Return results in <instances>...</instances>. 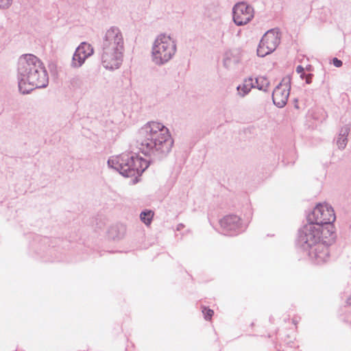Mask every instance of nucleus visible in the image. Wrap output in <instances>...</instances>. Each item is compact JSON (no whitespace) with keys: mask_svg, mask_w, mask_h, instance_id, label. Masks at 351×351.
I'll list each match as a JSON object with an SVG mask.
<instances>
[{"mask_svg":"<svg viewBox=\"0 0 351 351\" xmlns=\"http://www.w3.org/2000/svg\"><path fill=\"white\" fill-rule=\"evenodd\" d=\"M184 228V224L182 223H179L177 226V230H180L181 229H182Z\"/></svg>","mask_w":351,"mask_h":351,"instance_id":"obj_27","label":"nucleus"},{"mask_svg":"<svg viewBox=\"0 0 351 351\" xmlns=\"http://www.w3.org/2000/svg\"><path fill=\"white\" fill-rule=\"evenodd\" d=\"M291 83V77L287 75L274 88L272 93V100L277 107L282 108L287 104L290 94Z\"/></svg>","mask_w":351,"mask_h":351,"instance_id":"obj_9","label":"nucleus"},{"mask_svg":"<svg viewBox=\"0 0 351 351\" xmlns=\"http://www.w3.org/2000/svg\"><path fill=\"white\" fill-rule=\"evenodd\" d=\"M255 88L252 77L245 79L243 83L239 85L237 88L238 94L240 97H244L251 90L252 88Z\"/></svg>","mask_w":351,"mask_h":351,"instance_id":"obj_14","label":"nucleus"},{"mask_svg":"<svg viewBox=\"0 0 351 351\" xmlns=\"http://www.w3.org/2000/svg\"><path fill=\"white\" fill-rule=\"evenodd\" d=\"M75 50L86 59L91 56L94 52L93 47L85 42L82 43Z\"/></svg>","mask_w":351,"mask_h":351,"instance_id":"obj_16","label":"nucleus"},{"mask_svg":"<svg viewBox=\"0 0 351 351\" xmlns=\"http://www.w3.org/2000/svg\"><path fill=\"white\" fill-rule=\"evenodd\" d=\"M126 228L125 226L123 224H117L114 226H112L109 231V236L113 239H119L123 237L125 232Z\"/></svg>","mask_w":351,"mask_h":351,"instance_id":"obj_15","label":"nucleus"},{"mask_svg":"<svg viewBox=\"0 0 351 351\" xmlns=\"http://www.w3.org/2000/svg\"><path fill=\"white\" fill-rule=\"evenodd\" d=\"M254 84H255V88H257L258 90L267 92L269 86V81L265 76H258L255 79Z\"/></svg>","mask_w":351,"mask_h":351,"instance_id":"obj_18","label":"nucleus"},{"mask_svg":"<svg viewBox=\"0 0 351 351\" xmlns=\"http://www.w3.org/2000/svg\"><path fill=\"white\" fill-rule=\"evenodd\" d=\"M346 303L348 305L351 306V295L347 298Z\"/></svg>","mask_w":351,"mask_h":351,"instance_id":"obj_26","label":"nucleus"},{"mask_svg":"<svg viewBox=\"0 0 351 351\" xmlns=\"http://www.w3.org/2000/svg\"><path fill=\"white\" fill-rule=\"evenodd\" d=\"M13 0H0V10H7L12 4Z\"/></svg>","mask_w":351,"mask_h":351,"instance_id":"obj_21","label":"nucleus"},{"mask_svg":"<svg viewBox=\"0 0 351 351\" xmlns=\"http://www.w3.org/2000/svg\"><path fill=\"white\" fill-rule=\"evenodd\" d=\"M202 313L204 315L205 319H206V320L210 319L214 313L213 310L207 308L206 307H204L203 308Z\"/></svg>","mask_w":351,"mask_h":351,"instance_id":"obj_22","label":"nucleus"},{"mask_svg":"<svg viewBox=\"0 0 351 351\" xmlns=\"http://www.w3.org/2000/svg\"><path fill=\"white\" fill-rule=\"evenodd\" d=\"M254 14L253 7L244 1L236 3L232 8L233 21L238 26L248 23L254 18Z\"/></svg>","mask_w":351,"mask_h":351,"instance_id":"obj_10","label":"nucleus"},{"mask_svg":"<svg viewBox=\"0 0 351 351\" xmlns=\"http://www.w3.org/2000/svg\"><path fill=\"white\" fill-rule=\"evenodd\" d=\"M108 165L124 177H136L149 167V161L134 154L123 153L109 158Z\"/></svg>","mask_w":351,"mask_h":351,"instance_id":"obj_5","label":"nucleus"},{"mask_svg":"<svg viewBox=\"0 0 351 351\" xmlns=\"http://www.w3.org/2000/svg\"><path fill=\"white\" fill-rule=\"evenodd\" d=\"M222 234L226 235L236 234L241 231V219L235 215L225 216L219 221Z\"/></svg>","mask_w":351,"mask_h":351,"instance_id":"obj_11","label":"nucleus"},{"mask_svg":"<svg viewBox=\"0 0 351 351\" xmlns=\"http://www.w3.org/2000/svg\"><path fill=\"white\" fill-rule=\"evenodd\" d=\"M322 234V229L308 222L304 225L298 233V243L303 250L308 252L310 258L317 264L325 263L329 257L328 246L335 238H328Z\"/></svg>","mask_w":351,"mask_h":351,"instance_id":"obj_3","label":"nucleus"},{"mask_svg":"<svg viewBox=\"0 0 351 351\" xmlns=\"http://www.w3.org/2000/svg\"><path fill=\"white\" fill-rule=\"evenodd\" d=\"M312 76H313L312 74H308L306 76V84L311 83Z\"/></svg>","mask_w":351,"mask_h":351,"instance_id":"obj_25","label":"nucleus"},{"mask_svg":"<svg viewBox=\"0 0 351 351\" xmlns=\"http://www.w3.org/2000/svg\"><path fill=\"white\" fill-rule=\"evenodd\" d=\"M223 66L228 69H234L239 63V59L237 57L233 56L232 53L227 52L225 54L223 58Z\"/></svg>","mask_w":351,"mask_h":351,"instance_id":"obj_17","label":"nucleus"},{"mask_svg":"<svg viewBox=\"0 0 351 351\" xmlns=\"http://www.w3.org/2000/svg\"><path fill=\"white\" fill-rule=\"evenodd\" d=\"M176 43L165 34L156 38L152 49V59L156 65L161 66L168 62L176 52Z\"/></svg>","mask_w":351,"mask_h":351,"instance_id":"obj_6","label":"nucleus"},{"mask_svg":"<svg viewBox=\"0 0 351 351\" xmlns=\"http://www.w3.org/2000/svg\"><path fill=\"white\" fill-rule=\"evenodd\" d=\"M350 128L349 125H346L343 126L338 134L336 138V144L339 149H344L348 143V136L350 133Z\"/></svg>","mask_w":351,"mask_h":351,"instance_id":"obj_13","label":"nucleus"},{"mask_svg":"<svg viewBox=\"0 0 351 351\" xmlns=\"http://www.w3.org/2000/svg\"><path fill=\"white\" fill-rule=\"evenodd\" d=\"M17 80L19 91L29 94L36 88H43L48 86L47 71L36 56L30 53L23 54L18 60Z\"/></svg>","mask_w":351,"mask_h":351,"instance_id":"obj_2","label":"nucleus"},{"mask_svg":"<svg viewBox=\"0 0 351 351\" xmlns=\"http://www.w3.org/2000/svg\"><path fill=\"white\" fill-rule=\"evenodd\" d=\"M154 213L152 210L143 211L140 215L141 220L146 225H149L152 221Z\"/></svg>","mask_w":351,"mask_h":351,"instance_id":"obj_20","label":"nucleus"},{"mask_svg":"<svg viewBox=\"0 0 351 351\" xmlns=\"http://www.w3.org/2000/svg\"><path fill=\"white\" fill-rule=\"evenodd\" d=\"M124 53V38L121 29L116 26L108 29L102 37L100 59L107 70L118 69L122 64Z\"/></svg>","mask_w":351,"mask_h":351,"instance_id":"obj_4","label":"nucleus"},{"mask_svg":"<svg viewBox=\"0 0 351 351\" xmlns=\"http://www.w3.org/2000/svg\"><path fill=\"white\" fill-rule=\"evenodd\" d=\"M280 42V32L278 29L268 30L262 37L257 49V55L260 57L272 53Z\"/></svg>","mask_w":351,"mask_h":351,"instance_id":"obj_8","label":"nucleus"},{"mask_svg":"<svg viewBox=\"0 0 351 351\" xmlns=\"http://www.w3.org/2000/svg\"><path fill=\"white\" fill-rule=\"evenodd\" d=\"M173 145V139L168 128L160 123L148 122L137 132L135 147L152 160H162L167 157Z\"/></svg>","mask_w":351,"mask_h":351,"instance_id":"obj_1","label":"nucleus"},{"mask_svg":"<svg viewBox=\"0 0 351 351\" xmlns=\"http://www.w3.org/2000/svg\"><path fill=\"white\" fill-rule=\"evenodd\" d=\"M85 60L86 58H84V56L80 55L75 50L73 56L71 65L73 68H79L84 63Z\"/></svg>","mask_w":351,"mask_h":351,"instance_id":"obj_19","label":"nucleus"},{"mask_svg":"<svg viewBox=\"0 0 351 351\" xmlns=\"http://www.w3.org/2000/svg\"><path fill=\"white\" fill-rule=\"evenodd\" d=\"M335 220L333 208L328 204H319L307 217L308 222H311L322 229V234L328 233V237L335 238L332 223Z\"/></svg>","mask_w":351,"mask_h":351,"instance_id":"obj_7","label":"nucleus"},{"mask_svg":"<svg viewBox=\"0 0 351 351\" xmlns=\"http://www.w3.org/2000/svg\"><path fill=\"white\" fill-rule=\"evenodd\" d=\"M332 64L336 67H340L342 66L343 62L341 60H339L338 58H334L332 59Z\"/></svg>","mask_w":351,"mask_h":351,"instance_id":"obj_23","label":"nucleus"},{"mask_svg":"<svg viewBox=\"0 0 351 351\" xmlns=\"http://www.w3.org/2000/svg\"><path fill=\"white\" fill-rule=\"evenodd\" d=\"M204 14L211 20H217L220 17V8L217 1L208 3L204 6Z\"/></svg>","mask_w":351,"mask_h":351,"instance_id":"obj_12","label":"nucleus"},{"mask_svg":"<svg viewBox=\"0 0 351 351\" xmlns=\"http://www.w3.org/2000/svg\"><path fill=\"white\" fill-rule=\"evenodd\" d=\"M304 68L302 67V66H301V65H298V66L296 67V72H297L298 73H300V77H301L302 78H303V77H304V75H305V74H304Z\"/></svg>","mask_w":351,"mask_h":351,"instance_id":"obj_24","label":"nucleus"}]
</instances>
